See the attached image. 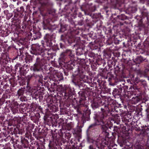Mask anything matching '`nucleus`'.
<instances>
[{
	"label": "nucleus",
	"instance_id": "obj_43",
	"mask_svg": "<svg viewBox=\"0 0 149 149\" xmlns=\"http://www.w3.org/2000/svg\"><path fill=\"white\" fill-rule=\"evenodd\" d=\"M18 97L19 98L20 100L21 101H25L26 100V95L21 96Z\"/></svg>",
	"mask_w": 149,
	"mask_h": 149
},
{
	"label": "nucleus",
	"instance_id": "obj_2",
	"mask_svg": "<svg viewBox=\"0 0 149 149\" xmlns=\"http://www.w3.org/2000/svg\"><path fill=\"white\" fill-rule=\"evenodd\" d=\"M80 58L78 69L73 73L71 79L72 82L75 85L81 86L84 88L82 89H85L84 91H80L78 92L79 96L77 102L79 103L74 107L79 114L81 115V122L84 124L87 121L90 120L91 110L86 104V94L87 92L89 94L92 91V88L88 86L86 84H88V83H82L83 79L85 77V71L88 70V66L86 64L84 58Z\"/></svg>",
	"mask_w": 149,
	"mask_h": 149
},
{
	"label": "nucleus",
	"instance_id": "obj_50",
	"mask_svg": "<svg viewBox=\"0 0 149 149\" xmlns=\"http://www.w3.org/2000/svg\"><path fill=\"white\" fill-rule=\"evenodd\" d=\"M83 16V15L82 13H81L79 12V13L78 15V16L79 17H81Z\"/></svg>",
	"mask_w": 149,
	"mask_h": 149
},
{
	"label": "nucleus",
	"instance_id": "obj_51",
	"mask_svg": "<svg viewBox=\"0 0 149 149\" xmlns=\"http://www.w3.org/2000/svg\"><path fill=\"white\" fill-rule=\"evenodd\" d=\"M103 1H107L108 3H109L112 2V0H103Z\"/></svg>",
	"mask_w": 149,
	"mask_h": 149
},
{
	"label": "nucleus",
	"instance_id": "obj_53",
	"mask_svg": "<svg viewBox=\"0 0 149 149\" xmlns=\"http://www.w3.org/2000/svg\"><path fill=\"white\" fill-rule=\"evenodd\" d=\"M14 5L12 4L10 5L9 6L10 8L11 9L14 8Z\"/></svg>",
	"mask_w": 149,
	"mask_h": 149
},
{
	"label": "nucleus",
	"instance_id": "obj_7",
	"mask_svg": "<svg viewBox=\"0 0 149 149\" xmlns=\"http://www.w3.org/2000/svg\"><path fill=\"white\" fill-rule=\"evenodd\" d=\"M97 126L95 127V131L93 135H88L87 134V130H86V135L87 139L88 140L91 139L92 142L93 144L95 145L96 147L98 149H102L105 145H107L108 142L106 140V139L104 138H102V137L99 136L96 137L93 139V137H95V135L97 133Z\"/></svg>",
	"mask_w": 149,
	"mask_h": 149
},
{
	"label": "nucleus",
	"instance_id": "obj_1",
	"mask_svg": "<svg viewBox=\"0 0 149 149\" xmlns=\"http://www.w3.org/2000/svg\"><path fill=\"white\" fill-rule=\"evenodd\" d=\"M120 105L116 103V101L109 97L107 100H104L100 97H97L93 99L91 102V106L94 110L102 106L101 112L95 114L94 116L95 123L89 126L87 129L88 135H93L95 131V127L97 125H101L102 133L104 135L105 138H109V134L108 127L104 124L109 118V114L113 116L118 115L120 109Z\"/></svg>",
	"mask_w": 149,
	"mask_h": 149
},
{
	"label": "nucleus",
	"instance_id": "obj_14",
	"mask_svg": "<svg viewBox=\"0 0 149 149\" xmlns=\"http://www.w3.org/2000/svg\"><path fill=\"white\" fill-rule=\"evenodd\" d=\"M127 19V17L124 14H122L118 15L117 17L114 18L113 22L114 23L118 25L120 24L121 25H123L125 22L124 20Z\"/></svg>",
	"mask_w": 149,
	"mask_h": 149
},
{
	"label": "nucleus",
	"instance_id": "obj_26",
	"mask_svg": "<svg viewBox=\"0 0 149 149\" xmlns=\"http://www.w3.org/2000/svg\"><path fill=\"white\" fill-rule=\"evenodd\" d=\"M141 100L140 97L135 95V97H132L130 102L132 104H136L138 103Z\"/></svg>",
	"mask_w": 149,
	"mask_h": 149
},
{
	"label": "nucleus",
	"instance_id": "obj_31",
	"mask_svg": "<svg viewBox=\"0 0 149 149\" xmlns=\"http://www.w3.org/2000/svg\"><path fill=\"white\" fill-rule=\"evenodd\" d=\"M10 95L8 93L3 94L1 99H0V102H2V104H3L5 101V99L10 98Z\"/></svg>",
	"mask_w": 149,
	"mask_h": 149
},
{
	"label": "nucleus",
	"instance_id": "obj_16",
	"mask_svg": "<svg viewBox=\"0 0 149 149\" xmlns=\"http://www.w3.org/2000/svg\"><path fill=\"white\" fill-rule=\"evenodd\" d=\"M52 50L51 49H44V48H43V51L41 53L40 56H37L36 58L38 57H39L40 58H43L45 61V62L44 64V65L45 64L46 62V60L44 58V57L51 58L52 57Z\"/></svg>",
	"mask_w": 149,
	"mask_h": 149
},
{
	"label": "nucleus",
	"instance_id": "obj_24",
	"mask_svg": "<svg viewBox=\"0 0 149 149\" xmlns=\"http://www.w3.org/2000/svg\"><path fill=\"white\" fill-rule=\"evenodd\" d=\"M51 104H49L48 107L49 109V111L51 112H55L57 111L58 110V108L57 105L55 104H52V103H50Z\"/></svg>",
	"mask_w": 149,
	"mask_h": 149
},
{
	"label": "nucleus",
	"instance_id": "obj_47",
	"mask_svg": "<svg viewBox=\"0 0 149 149\" xmlns=\"http://www.w3.org/2000/svg\"><path fill=\"white\" fill-rule=\"evenodd\" d=\"M67 127L68 130H70L72 127V123H69L67 125Z\"/></svg>",
	"mask_w": 149,
	"mask_h": 149
},
{
	"label": "nucleus",
	"instance_id": "obj_29",
	"mask_svg": "<svg viewBox=\"0 0 149 149\" xmlns=\"http://www.w3.org/2000/svg\"><path fill=\"white\" fill-rule=\"evenodd\" d=\"M42 94L43 93L42 92H41L40 91H38L35 95V98L36 100L38 99L39 101H40V100L41 99L42 97Z\"/></svg>",
	"mask_w": 149,
	"mask_h": 149
},
{
	"label": "nucleus",
	"instance_id": "obj_55",
	"mask_svg": "<svg viewBox=\"0 0 149 149\" xmlns=\"http://www.w3.org/2000/svg\"><path fill=\"white\" fill-rule=\"evenodd\" d=\"M146 111L147 112V113H148V112H149V106L146 109Z\"/></svg>",
	"mask_w": 149,
	"mask_h": 149
},
{
	"label": "nucleus",
	"instance_id": "obj_32",
	"mask_svg": "<svg viewBox=\"0 0 149 149\" xmlns=\"http://www.w3.org/2000/svg\"><path fill=\"white\" fill-rule=\"evenodd\" d=\"M34 34L33 37L34 40L39 39L41 36V34L39 32H36L34 33Z\"/></svg>",
	"mask_w": 149,
	"mask_h": 149
},
{
	"label": "nucleus",
	"instance_id": "obj_15",
	"mask_svg": "<svg viewBox=\"0 0 149 149\" xmlns=\"http://www.w3.org/2000/svg\"><path fill=\"white\" fill-rule=\"evenodd\" d=\"M15 72H19L21 76H24L27 72L26 70V67L20 63L17 64L15 66Z\"/></svg>",
	"mask_w": 149,
	"mask_h": 149
},
{
	"label": "nucleus",
	"instance_id": "obj_41",
	"mask_svg": "<svg viewBox=\"0 0 149 149\" xmlns=\"http://www.w3.org/2000/svg\"><path fill=\"white\" fill-rule=\"evenodd\" d=\"M7 12H8L6 14L7 18L9 19L13 16V13H9L8 10H7Z\"/></svg>",
	"mask_w": 149,
	"mask_h": 149
},
{
	"label": "nucleus",
	"instance_id": "obj_25",
	"mask_svg": "<svg viewBox=\"0 0 149 149\" xmlns=\"http://www.w3.org/2000/svg\"><path fill=\"white\" fill-rule=\"evenodd\" d=\"M27 91L25 88H22L19 89L17 91V95L19 97L21 96L26 95Z\"/></svg>",
	"mask_w": 149,
	"mask_h": 149
},
{
	"label": "nucleus",
	"instance_id": "obj_45",
	"mask_svg": "<svg viewBox=\"0 0 149 149\" xmlns=\"http://www.w3.org/2000/svg\"><path fill=\"white\" fill-rule=\"evenodd\" d=\"M125 94L127 95V97L128 98H130L131 97V96L132 95V92H131L130 91L127 92V93H125Z\"/></svg>",
	"mask_w": 149,
	"mask_h": 149
},
{
	"label": "nucleus",
	"instance_id": "obj_48",
	"mask_svg": "<svg viewBox=\"0 0 149 149\" xmlns=\"http://www.w3.org/2000/svg\"><path fill=\"white\" fill-rule=\"evenodd\" d=\"M84 24V21L83 19H81L78 22V24L80 26Z\"/></svg>",
	"mask_w": 149,
	"mask_h": 149
},
{
	"label": "nucleus",
	"instance_id": "obj_34",
	"mask_svg": "<svg viewBox=\"0 0 149 149\" xmlns=\"http://www.w3.org/2000/svg\"><path fill=\"white\" fill-rule=\"evenodd\" d=\"M65 130V132L63 133V136L64 135V136L65 138V139H67V141L71 137V134L69 132H66Z\"/></svg>",
	"mask_w": 149,
	"mask_h": 149
},
{
	"label": "nucleus",
	"instance_id": "obj_59",
	"mask_svg": "<svg viewBox=\"0 0 149 149\" xmlns=\"http://www.w3.org/2000/svg\"><path fill=\"white\" fill-rule=\"evenodd\" d=\"M66 71H65L64 72V73H65V75H68V72H66Z\"/></svg>",
	"mask_w": 149,
	"mask_h": 149
},
{
	"label": "nucleus",
	"instance_id": "obj_8",
	"mask_svg": "<svg viewBox=\"0 0 149 149\" xmlns=\"http://www.w3.org/2000/svg\"><path fill=\"white\" fill-rule=\"evenodd\" d=\"M24 11V9L23 6H21L20 8H18L15 9L13 12L14 13V17L13 18V22L14 23L17 22L19 23L21 21L20 18L24 16L23 13Z\"/></svg>",
	"mask_w": 149,
	"mask_h": 149
},
{
	"label": "nucleus",
	"instance_id": "obj_30",
	"mask_svg": "<svg viewBox=\"0 0 149 149\" xmlns=\"http://www.w3.org/2000/svg\"><path fill=\"white\" fill-rule=\"evenodd\" d=\"M127 10L129 13H133L137 11V9L135 7L130 6L127 8Z\"/></svg>",
	"mask_w": 149,
	"mask_h": 149
},
{
	"label": "nucleus",
	"instance_id": "obj_57",
	"mask_svg": "<svg viewBox=\"0 0 149 149\" xmlns=\"http://www.w3.org/2000/svg\"><path fill=\"white\" fill-rule=\"evenodd\" d=\"M73 141H72V139H71L70 140V143H70H70H71V144H73Z\"/></svg>",
	"mask_w": 149,
	"mask_h": 149
},
{
	"label": "nucleus",
	"instance_id": "obj_22",
	"mask_svg": "<svg viewBox=\"0 0 149 149\" xmlns=\"http://www.w3.org/2000/svg\"><path fill=\"white\" fill-rule=\"evenodd\" d=\"M102 81L99 79L97 80V83L93 81V86L92 85L93 84H91L90 86L91 87L95 86L96 89H101Z\"/></svg>",
	"mask_w": 149,
	"mask_h": 149
},
{
	"label": "nucleus",
	"instance_id": "obj_13",
	"mask_svg": "<svg viewBox=\"0 0 149 149\" xmlns=\"http://www.w3.org/2000/svg\"><path fill=\"white\" fill-rule=\"evenodd\" d=\"M55 38V36L52 33L46 34L44 37V39L47 46L51 47L54 45L53 44V42H54Z\"/></svg>",
	"mask_w": 149,
	"mask_h": 149
},
{
	"label": "nucleus",
	"instance_id": "obj_49",
	"mask_svg": "<svg viewBox=\"0 0 149 149\" xmlns=\"http://www.w3.org/2000/svg\"><path fill=\"white\" fill-rule=\"evenodd\" d=\"M81 130L80 129H79V130L76 131V130H74L75 133L76 134H78L80 132H81Z\"/></svg>",
	"mask_w": 149,
	"mask_h": 149
},
{
	"label": "nucleus",
	"instance_id": "obj_62",
	"mask_svg": "<svg viewBox=\"0 0 149 149\" xmlns=\"http://www.w3.org/2000/svg\"><path fill=\"white\" fill-rule=\"evenodd\" d=\"M72 149L74 148L75 146H74V145L72 144Z\"/></svg>",
	"mask_w": 149,
	"mask_h": 149
},
{
	"label": "nucleus",
	"instance_id": "obj_63",
	"mask_svg": "<svg viewBox=\"0 0 149 149\" xmlns=\"http://www.w3.org/2000/svg\"><path fill=\"white\" fill-rule=\"evenodd\" d=\"M35 148L33 146H32L31 147V149H35Z\"/></svg>",
	"mask_w": 149,
	"mask_h": 149
},
{
	"label": "nucleus",
	"instance_id": "obj_39",
	"mask_svg": "<svg viewBox=\"0 0 149 149\" xmlns=\"http://www.w3.org/2000/svg\"><path fill=\"white\" fill-rule=\"evenodd\" d=\"M106 32L107 34L110 36V37L113 35L112 34V30L110 28H108L107 29Z\"/></svg>",
	"mask_w": 149,
	"mask_h": 149
},
{
	"label": "nucleus",
	"instance_id": "obj_4",
	"mask_svg": "<svg viewBox=\"0 0 149 149\" xmlns=\"http://www.w3.org/2000/svg\"><path fill=\"white\" fill-rule=\"evenodd\" d=\"M74 56V54L70 49L66 50L60 55V61L66 63V68L68 71L72 70L74 67L75 63L72 61Z\"/></svg>",
	"mask_w": 149,
	"mask_h": 149
},
{
	"label": "nucleus",
	"instance_id": "obj_18",
	"mask_svg": "<svg viewBox=\"0 0 149 149\" xmlns=\"http://www.w3.org/2000/svg\"><path fill=\"white\" fill-rule=\"evenodd\" d=\"M19 104L17 102H14L10 106V110L13 114L18 113Z\"/></svg>",
	"mask_w": 149,
	"mask_h": 149
},
{
	"label": "nucleus",
	"instance_id": "obj_10",
	"mask_svg": "<svg viewBox=\"0 0 149 149\" xmlns=\"http://www.w3.org/2000/svg\"><path fill=\"white\" fill-rule=\"evenodd\" d=\"M77 54L78 55H84L85 56V58H86L89 60V61L90 63L95 64H97L98 65L100 64L101 60L99 58L95 57V54L94 53H88V56L89 58L87 57L85 53L84 54H80L79 52H77Z\"/></svg>",
	"mask_w": 149,
	"mask_h": 149
},
{
	"label": "nucleus",
	"instance_id": "obj_44",
	"mask_svg": "<svg viewBox=\"0 0 149 149\" xmlns=\"http://www.w3.org/2000/svg\"><path fill=\"white\" fill-rule=\"evenodd\" d=\"M134 147L136 149H142L143 146L139 144H136Z\"/></svg>",
	"mask_w": 149,
	"mask_h": 149
},
{
	"label": "nucleus",
	"instance_id": "obj_46",
	"mask_svg": "<svg viewBox=\"0 0 149 149\" xmlns=\"http://www.w3.org/2000/svg\"><path fill=\"white\" fill-rule=\"evenodd\" d=\"M1 6L2 8L3 9L6 8L8 7V5L6 2H4L2 4Z\"/></svg>",
	"mask_w": 149,
	"mask_h": 149
},
{
	"label": "nucleus",
	"instance_id": "obj_56",
	"mask_svg": "<svg viewBox=\"0 0 149 149\" xmlns=\"http://www.w3.org/2000/svg\"><path fill=\"white\" fill-rule=\"evenodd\" d=\"M19 117L21 119H22H22H23L24 118V117L25 118V116L24 115H23V116H18V117Z\"/></svg>",
	"mask_w": 149,
	"mask_h": 149
},
{
	"label": "nucleus",
	"instance_id": "obj_36",
	"mask_svg": "<svg viewBox=\"0 0 149 149\" xmlns=\"http://www.w3.org/2000/svg\"><path fill=\"white\" fill-rule=\"evenodd\" d=\"M4 140L6 141H10L8 142L9 143L10 142L13 143V142L14 139L13 138V137H11L10 135H8Z\"/></svg>",
	"mask_w": 149,
	"mask_h": 149
},
{
	"label": "nucleus",
	"instance_id": "obj_23",
	"mask_svg": "<svg viewBox=\"0 0 149 149\" xmlns=\"http://www.w3.org/2000/svg\"><path fill=\"white\" fill-rule=\"evenodd\" d=\"M135 60L136 63L138 64H140L143 62H146L148 61L146 58H144L141 56H138Z\"/></svg>",
	"mask_w": 149,
	"mask_h": 149
},
{
	"label": "nucleus",
	"instance_id": "obj_12",
	"mask_svg": "<svg viewBox=\"0 0 149 149\" xmlns=\"http://www.w3.org/2000/svg\"><path fill=\"white\" fill-rule=\"evenodd\" d=\"M43 47L38 44H33L31 47L30 52L31 54L36 55L40 56L43 51Z\"/></svg>",
	"mask_w": 149,
	"mask_h": 149
},
{
	"label": "nucleus",
	"instance_id": "obj_3",
	"mask_svg": "<svg viewBox=\"0 0 149 149\" xmlns=\"http://www.w3.org/2000/svg\"><path fill=\"white\" fill-rule=\"evenodd\" d=\"M45 62V61L43 58L39 57L36 58L35 63L31 66L30 68L31 70L33 71V73L28 75L26 77L27 86L33 83L34 79L37 80L39 83H42L43 77L40 73L42 70V67Z\"/></svg>",
	"mask_w": 149,
	"mask_h": 149
},
{
	"label": "nucleus",
	"instance_id": "obj_37",
	"mask_svg": "<svg viewBox=\"0 0 149 149\" xmlns=\"http://www.w3.org/2000/svg\"><path fill=\"white\" fill-rule=\"evenodd\" d=\"M10 82L13 87H14L17 85V83L15 79H10Z\"/></svg>",
	"mask_w": 149,
	"mask_h": 149
},
{
	"label": "nucleus",
	"instance_id": "obj_58",
	"mask_svg": "<svg viewBox=\"0 0 149 149\" xmlns=\"http://www.w3.org/2000/svg\"><path fill=\"white\" fill-rule=\"evenodd\" d=\"M60 47L61 48H62L63 47V45L61 43H60Z\"/></svg>",
	"mask_w": 149,
	"mask_h": 149
},
{
	"label": "nucleus",
	"instance_id": "obj_5",
	"mask_svg": "<svg viewBox=\"0 0 149 149\" xmlns=\"http://www.w3.org/2000/svg\"><path fill=\"white\" fill-rule=\"evenodd\" d=\"M57 95L61 98L73 100H75L74 97V91L71 87L66 85H60L57 87Z\"/></svg>",
	"mask_w": 149,
	"mask_h": 149
},
{
	"label": "nucleus",
	"instance_id": "obj_28",
	"mask_svg": "<svg viewBox=\"0 0 149 149\" xmlns=\"http://www.w3.org/2000/svg\"><path fill=\"white\" fill-rule=\"evenodd\" d=\"M141 13L143 17H144L143 18H146L147 20V21L148 23H149V16L148 15V13L147 11L145 10L141 12Z\"/></svg>",
	"mask_w": 149,
	"mask_h": 149
},
{
	"label": "nucleus",
	"instance_id": "obj_6",
	"mask_svg": "<svg viewBox=\"0 0 149 149\" xmlns=\"http://www.w3.org/2000/svg\"><path fill=\"white\" fill-rule=\"evenodd\" d=\"M58 133L55 131L52 134L53 139L55 140V142L50 141L48 145V149H62L60 146L62 144L61 139H63V133L65 132L63 129H61L58 131Z\"/></svg>",
	"mask_w": 149,
	"mask_h": 149
},
{
	"label": "nucleus",
	"instance_id": "obj_19",
	"mask_svg": "<svg viewBox=\"0 0 149 149\" xmlns=\"http://www.w3.org/2000/svg\"><path fill=\"white\" fill-rule=\"evenodd\" d=\"M145 72L143 71L140 70H138L137 71V75L138 77L135 78V81L137 83L140 82L141 79L139 78V77H141L145 76Z\"/></svg>",
	"mask_w": 149,
	"mask_h": 149
},
{
	"label": "nucleus",
	"instance_id": "obj_17",
	"mask_svg": "<svg viewBox=\"0 0 149 149\" xmlns=\"http://www.w3.org/2000/svg\"><path fill=\"white\" fill-rule=\"evenodd\" d=\"M9 58L7 53L2 54L0 57V65L3 67L5 66L8 63Z\"/></svg>",
	"mask_w": 149,
	"mask_h": 149
},
{
	"label": "nucleus",
	"instance_id": "obj_33",
	"mask_svg": "<svg viewBox=\"0 0 149 149\" xmlns=\"http://www.w3.org/2000/svg\"><path fill=\"white\" fill-rule=\"evenodd\" d=\"M120 141V146H123V145L129 146L127 144L128 142L127 139H122Z\"/></svg>",
	"mask_w": 149,
	"mask_h": 149
},
{
	"label": "nucleus",
	"instance_id": "obj_21",
	"mask_svg": "<svg viewBox=\"0 0 149 149\" xmlns=\"http://www.w3.org/2000/svg\"><path fill=\"white\" fill-rule=\"evenodd\" d=\"M42 5L46 7H50L52 5V3L48 0H39Z\"/></svg>",
	"mask_w": 149,
	"mask_h": 149
},
{
	"label": "nucleus",
	"instance_id": "obj_42",
	"mask_svg": "<svg viewBox=\"0 0 149 149\" xmlns=\"http://www.w3.org/2000/svg\"><path fill=\"white\" fill-rule=\"evenodd\" d=\"M66 30V28L65 27L61 25V28L59 31V33H63Z\"/></svg>",
	"mask_w": 149,
	"mask_h": 149
},
{
	"label": "nucleus",
	"instance_id": "obj_20",
	"mask_svg": "<svg viewBox=\"0 0 149 149\" xmlns=\"http://www.w3.org/2000/svg\"><path fill=\"white\" fill-rule=\"evenodd\" d=\"M21 142L22 143L21 146H22V148H23V147L24 148H27L29 143L28 141L29 138L26 137V138L21 137Z\"/></svg>",
	"mask_w": 149,
	"mask_h": 149
},
{
	"label": "nucleus",
	"instance_id": "obj_11",
	"mask_svg": "<svg viewBox=\"0 0 149 149\" xmlns=\"http://www.w3.org/2000/svg\"><path fill=\"white\" fill-rule=\"evenodd\" d=\"M121 82L118 83V85L117 87H118V88H114L112 92V94L115 98H119L120 97L121 94L122 92L123 88L127 89L128 86H124V84H123L121 85L120 83Z\"/></svg>",
	"mask_w": 149,
	"mask_h": 149
},
{
	"label": "nucleus",
	"instance_id": "obj_52",
	"mask_svg": "<svg viewBox=\"0 0 149 149\" xmlns=\"http://www.w3.org/2000/svg\"><path fill=\"white\" fill-rule=\"evenodd\" d=\"M6 71L7 72L8 70V72H9L10 71V68H9V67H8L7 68H6Z\"/></svg>",
	"mask_w": 149,
	"mask_h": 149
},
{
	"label": "nucleus",
	"instance_id": "obj_60",
	"mask_svg": "<svg viewBox=\"0 0 149 149\" xmlns=\"http://www.w3.org/2000/svg\"><path fill=\"white\" fill-rule=\"evenodd\" d=\"M63 77H62L61 78H60L59 79H58V80L59 81H61V80H63Z\"/></svg>",
	"mask_w": 149,
	"mask_h": 149
},
{
	"label": "nucleus",
	"instance_id": "obj_27",
	"mask_svg": "<svg viewBox=\"0 0 149 149\" xmlns=\"http://www.w3.org/2000/svg\"><path fill=\"white\" fill-rule=\"evenodd\" d=\"M108 78V81L109 82V84L112 83L113 81H114L115 77L114 75L112 74L111 72H109L107 74V77H106V79Z\"/></svg>",
	"mask_w": 149,
	"mask_h": 149
},
{
	"label": "nucleus",
	"instance_id": "obj_35",
	"mask_svg": "<svg viewBox=\"0 0 149 149\" xmlns=\"http://www.w3.org/2000/svg\"><path fill=\"white\" fill-rule=\"evenodd\" d=\"M25 60L26 63H29L32 61V58L31 56L28 55L26 56V57L25 58Z\"/></svg>",
	"mask_w": 149,
	"mask_h": 149
},
{
	"label": "nucleus",
	"instance_id": "obj_9",
	"mask_svg": "<svg viewBox=\"0 0 149 149\" xmlns=\"http://www.w3.org/2000/svg\"><path fill=\"white\" fill-rule=\"evenodd\" d=\"M81 9L84 12L85 15H89L91 12L95 10L96 8L95 5H93L92 3H85L81 6Z\"/></svg>",
	"mask_w": 149,
	"mask_h": 149
},
{
	"label": "nucleus",
	"instance_id": "obj_38",
	"mask_svg": "<svg viewBox=\"0 0 149 149\" xmlns=\"http://www.w3.org/2000/svg\"><path fill=\"white\" fill-rule=\"evenodd\" d=\"M141 85L143 86L145 88H146L147 87V83L146 81L143 79H141L140 81L139 82Z\"/></svg>",
	"mask_w": 149,
	"mask_h": 149
},
{
	"label": "nucleus",
	"instance_id": "obj_61",
	"mask_svg": "<svg viewBox=\"0 0 149 149\" xmlns=\"http://www.w3.org/2000/svg\"><path fill=\"white\" fill-rule=\"evenodd\" d=\"M59 64L60 65H61H61H62V63H61L60 62H59Z\"/></svg>",
	"mask_w": 149,
	"mask_h": 149
},
{
	"label": "nucleus",
	"instance_id": "obj_54",
	"mask_svg": "<svg viewBox=\"0 0 149 149\" xmlns=\"http://www.w3.org/2000/svg\"><path fill=\"white\" fill-rule=\"evenodd\" d=\"M89 149H95L92 146L90 145L89 147Z\"/></svg>",
	"mask_w": 149,
	"mask_h": 149
},
{
	"label": "nucleus",
	"instance_id": "obj_40",
	"mask_svg": "<svg viewBox=\"0 0 149 149\" xmlns=\"http://www.w3.org/2000/svg\"><path fill=\"white\" fill-rule=\"evenodd\" d=\"M58 85H57L55 83H54L53 84H52L51 85V88L52 89L53 91H54L55 90L58 91L57 89V86Z\"/></svg>",
	"mask_w": 149,
	"mask_h": 149
},
{
	"label": "nucleus",
	"instance_id": "obj_64",
	"mask_svg": "<svg viewBox=\"0 0 149 149\" xmlns=\"http://www.w3.org/2000/svg\"><path fill=\"white\" fill-rule=\"evenodd\" d=\"M142 20H143L142 19V18L140 19V20H139L140 22H142Z\"/></svg>",
	"mask_w": 149,
	"mask_h": 149
}]
</instances>
